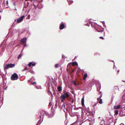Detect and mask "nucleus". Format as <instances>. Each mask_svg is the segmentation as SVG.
Masks as SVG:
<instances>
[{"label":"nucleus","instance_id":"f257e3e1","mask_svg":"<svg viewBox=\"0 0 125 125\" xmlns=\"http://www.w3.org/2000/svg\"><path fill=\"white\" fill-rule=\"evenodd\" d=\"M69 93V92H67L65 90L63 91L62 94L60 97L61 102H63L66 98H69L70 96Z\"/></svg>","mask_w":125,"mask_h":125},{"label":"nucleus","instance_id":"f03ea898","mask_svg":"<svg viewBox=\"0 0 125 125\" xmlns=\"http://www.w3.org/2000/svg\"><path fill=\"white\" fill-rule=\"evenodd\" d=\"M46 116H49V114L47 112H46L45 111H41L40 113V115L39 117H40V118L41 117H42V119L44 117V116L45 115ZM43 120V119H42V121Z\"/></svg>","mask_w":125,"mask_h":125},{"label":"nucleus","instance_id":"7ed1b4c3","mask_svg":"<svg viewBox=\"0 0 125 125\" xmlns=\"http://www.w3.org/2000/svg\"><path fill=\"white\" fill-rule=\"evenodd\" d=\"M18 77V76L17 74L15 73L12 75L11 77V79L12 80H17Z\"/></svg>","mask_w":125,"mask_h":125},{"label":"nucleus","instance_id":"20e7f679","mask_svg":"<svg viewBox=\"0 0 125 125\" xmlns=\"http://www.w3.org/2000/svg\"><path fill=\"white\" fill-rule=\"evenodd\" d=\"M24 17L25 16L24 15L20 17L19 18L17 19H16L15 20V21H16L17 20V22L18 23H19L23 21V19Z\"/></svg>","mask_w":125,"mask_h":125},{"label":"nucleus","instance_id":"39448f33","mask_svg":"<svg viewBox=\"0 0 125 125\" xmlns=\"http://www.w3.org/2000/svg\"><path fill=\"white\" fill-rule=\"evenodd\" d=\"M8 35V34L6 36V39H5L3 41V43L4 45H6L4 46L5 47H6V46H8V38H7V36Z\"/></svg>","mask_w":125,"mask_h":125},{"label":"nucleus","instance_id":"423d86ee","mask_svg":"<svg viewBox=\"0 0 125 125\" xmlns=\"http://www.w3.org/2000/svg\"><path fill=\"white\" fill-rule=\"evenodd\" d=\"M26 38H24L21 39V42H22L21 44L26 45Z\"/></svg>","mask_w":125,"mask_h":125},{"label":"nucleus","instance_id":"0eeeda50","mask_svg":"<svg viewBox=\"0 0 125 125\" xmlns=\"http://www.w3.org/2000/svg\"><path fill=\"white\" fill-rule=\"evenodd\" d=\"M4 70L5 72L6 73V74L7 73V69H8V64L4 63Z\"/></svg>","mask_w":125,"mask_h":125},{"label":"nucleus","instance_id":"6e6552de","mask_svg":"<svg viewBox=\"0 0 125 125\" xmlns=\"http://www.w3.org/2000/svg\"><path fill=\"white\" fill-rule=\"evenodd\" d=\"M65 27V25L63 23H61L60 25L59 29L61 30L63 29Z\"/></svg>","mask_w":125,"mask_h":125},{"label":"nucleus","instance_id":"1a4fd4ad","mask_svg":"<svg viewBox=\"0 0 125 125\" xmlns=\"http://www.w3.org/2000/svg\"><path fill=\"white\" fill-rule=\"evenodd\" d=\"M36 63L34 62H30L28 64V65L29 67H31V65L32 66H34L35 65Z\"/></svg>","mask_w":125,"mask_h":125},{"label":"nucleus","instance_id":"9d476101","mask_svg":"<svg viewBox=\"0 0 125 125\" xmlns=\"http://www.w3.org/2000/svg\"><path fill=\"white\" fill-rule=\"evenodd\" d=\"M15 65V64H8V68H12L14 67Z\"/></svg>","mask_w":125,"mask_h":125},{"label":"nucleus","instance_id":"9b49d317","mask_svg":"<svg viewBox=\"0 0 125 125\" xmlns=\"http://www.w3.org/2000/svg\"><path fill=\"white\" fill-rule=\"evenodd\" d=\"M121 107V106L120 105H119L117 106L115 105L114 106V109H118L120 108Z\"/></svg>","mask_w":125,"mask_h":125},{"label":"nucleus","instance_id":"f8f14e48","mask_svg":"<svg viewBox=\"0 0 125 125\" xmlns=\"http://www.w3.org/2000/svg\"><path fill=\"white\" fill-rule=\"evenodd\" d=\"M84 97L83 96V97L82 98L81 100V104L83 106L84 105Z\"/></svg>","mask_w":125,"mask_h":125},{"label":"nucleus","instance_id":"ddd939ff","mask_svg":"<svg viewBox=\"0 0 125 125\" xmlns=\"http://www.w3.org/2000/svg\"><path fill=\"white\" fill-rule=\"evenodd\" d=\"M87 75L86 73L85 74H84L83 76V79L84 80H85L86 78L87 77Z\"/></svg>","mask_w":125,"mask_h":125},{"label":"nucleus","instance_id":"4468645a","mask_svg":"<svg viewBox=\"0 0 125 125\" xmlns=\"http://www.w3.org/2000/svg\"><path fill=\"white\" fill-rule=\"evenodd\" d=\"M57 89L59 92H60L62 90V87L61 86H59L57 88Z\"/></svg>","mask_w":125,"mask_h":125},{"label":"nucleus","instance_id":"2eb2a0df","mask_svg":"<svg viewBox=\"0 0 125 125\" xmlns=\"http://www.w3.org/2000/svg\"><path fill=\"white\" fill-rule=\"evenodd\" d=\"M97 99L98 101L100 100L99 101V103L100 104H102V99H100L99 98H97Z\"/></svg>","mask_w":125,"mask_h":125},{"label":"nucleus","instance_id":"dca6fc26","mask_svg":"<svg viewBox=\"0 0 125 125\" xmlns=\"http://www.w3.org/2000/svg\"><path fill=\"white\" fill-rule=\"evenodd\" d=\"M96 30H97V31L98 32H103V31H104V30L102 29L101 30H100L99 29H96Z\"/></svg>","mask_w":125,"mask_h":125},{"label":"nucleus","instance_id":"f3484780","mask_svg":"<svg viewBox=\"0 0 125 125\" xmlns=\"http://www.w3.org/2000/svg\"><path fill=\"white\" fill-rule=\"evenodd\" d=\"M22 55V54L21 53L18 56V59H19L21 56Z\"/></svg>","mask_w":125,"mask_h":125},{"label":"nucleus","instance_id":"a211bd4d","mask_svg":"<svg viewBox=\"0 0 125 125\" xmlns=\"http://www.w3.org/2000/svg\"><path fill=\"white\" fill-rule=\"evenodd\" d=\"M77 63L76 62H72V65H73V66H74V65H76V64Z\"/></svg>","mask_w":125,"mask_h":125},{"label":"nucleus","instance_id":"6ab92c4d","mask_svg":"<svg viewBox=\"0 0 125 125\" xmlns=\"http://www.w3.org/2000/svg\"><path fill=\"white\" fill-rule=\"evenodd\" d=\"M118 114V110L115 111V115H117Z\"/></svg>","mask_w":125,"mask_h":125},{"label":"nucleus","instance_id":"aec40b11","mask_svg":"<svg viewBox=\"0 0 125 125\" xmlns=\"http://www.w3.org/2000/svg\"><path fill=\"white\" fill-rule=\"evenodd\" d=\"M73 84H74L75 86H77V84L76 83V82L75 81H73Z\"/></svg>","mask_w":125,"mask_h":125},{"label":"nucleus","instance_id":"412c9836","mask_svg":"<svg viewBox=\"0 0 125 125\" xmlns=\"http://www.w3.org/2000/svg\"><path fill=\"white\" fill-rule=\"evenodd\" d=\"M59 64H56L55 65V67L56 68H57L58 66L59 65Z\"/></svg>","mask_w":125,"mask_h":125},{"label":"nucleus","instance_id":"4be33fe9","mask_svg":"<svg viewBox=\"0 0 125 125\" xmlns=\"http://www.w3.org/2000/svg\"><path fill=\"white\" fill-rule=\"evenodd\" d=\"M42 117H41V118H40H40L38 122H39L41 123V119Z\"/></svg>","mask_w":125,"mask_h":125},{"label":"nucleus","instance_id":"5701e85b","mask_svg":"<svg viewBox=\"0 0 125 125\" xmlns=\"http://www.w3.org/2000/svg\"><path fill=\"white\" fill-rule=\"evenodd\" d=\"M75 101V100L74 99H73L72 100V103H73L74 101Z\"/></svg>","mask_w":125,"mask_h":125},{"label":"nucleus","instance_id":"b1692460","mask_svg":"<svg viewBox=\"0 0 125 125\" xmlns=\"http://www.w3.org/2000/svg\"><path fill=\"white\" fill-rule=\"evenodd\" d=\"M100 39H102V40L104 39V38L103 37H100Z\"/></svg>","mask_w":125,"mask_h":125},{"label":"nucleus","instance_id":"393cba45","mask_svg":"<svg viewBox=\"0 0 125 125\" xmlns=\"http://www.w3.org/2000/svg\"><path fill=\"white\" fill-rule=\"evenodd\" d=\"M7 88V86H6L5 88H4V87H3V88L5 90H6Z\"/></svg>","mask_w":125,"mask_h":125},{"label":"nucleus","instance_id":"a878e982","mask_svg":"<svg viewBox=\"0 0 125 125\" xmlns=\"http://www.w3.org/2000/svg\"><path fill=\"white\" fill-rule=\"evenodd\" d=\"M74 70L73 69V70H72V71L71 72L72 73H73L74 72Z\"/></svg>","mask_w":125,"mask_h":125},{"label":"nucleus","instance_id":"bb28decb","mask_svg":"<svg viewBox=\"0 0 125 125\" xmlns=\"http://www.w3.org/2000/svg\"><path fill=\"white\" fill-rule=\"evenodd\" d=\"M3 82H4V83H6V82H7L6 81V83H5V81H4V79H3Z\"/></svg>","mask_w":125,"mask_h":125},{"label":"nucleus","instance_id":"cd10ccee","mask_svg":"<svg viewBox=\"0 0 125 125\" xmlns=\"http://www.w3.org/2000/svg\"><path fill=\"white\" fill-rule=\"evenodd\" d=\"M1 85L0 86V90H1Z\"/></svg>","mask_w":125,"mask_h":125},{"label":"nucleus","instance_id":"c85d7f7f","mask_svg":"<svg viewBox=\"0 0 125 125\" xmlns=\"http://www.w3.org/2000/svg\"><path fill=\"white\" fill-rule=\"evenodd\" d=\"M36 83L35 82H34L32 83V84H34L35 83Z\"/></svg>","mask_w":125,"mask_h":125},{"label":"nucleus","instance_id":"c756f323","mask_svg":"<svg viewBox=\"0 0 125 125\" xmlns=\"http://www.w3.org/2000/svg\"><path fill=\"white\" fill-rule=\"evenodd\" d=\"M27 6H28V5H29V3L28 2H27Z\"/></svg>","mask_w":125,"mask_h":125},{"label":"nucleus","instance_id":"7c9ffc66","mask_svg":"<svg viewBox=\"0 0 125 125\" xmlns=\"http://www.w3.org/2000/svg\"><path fill=\"white\" fill-rule=\"evenodd\" d=\"M6 4H8V0L6 1Z\"/></svg>","mask_w":125,"mask_h":125},{"label":"nucleus","instance_id":"2f4dec72","mask_svg":"<svg viewBox=\"0 0 125 125\" xmlns=\"http://www.w3.org/2000/svg\"><path fill=\"white\" fill-rule=\"evenodd\" d=\"M120 125H124L123 124H121Z\"/></svg>","mask_w":125,"mask_h":125},{"label":"nucleus","instance_id":"473e14b6","mask_svg":"<svg viewBox=\"0 0 125 125\" xmlns=\"http://www.w3.org/2000/svg\"><path fill=\"white\" fill-rule=\"evenodd\" d=\"M122 80L123 82H125V80Z\"/></svg>","mask_w":125,"mask_h":125},{"label":"nucleus","instance_id":"72a5a7b5","mask_svg":"<svg viewBox=\"0 0 125 125\" xmlns=\"http://www.w3.org/2000/svg\"><path fill=\"white\" fill-rule=\"evenodd\" d=\"M64 55H62V57H63V58H64Z\"/></svg>","mask_w":125,"mask_h":125},{"label":"nucleus","instance_id":"f704fd0d","mask_svg":"<svg viewBox=\"0 0 125 125\" xmlns=\"http://www.w3.org/2000/svg\"><path fill=\"white\" fill-rule=\"evenodd\" d=\"M96 105V104H94V106H95V105Z\"/></svg>","mask_w":125,"mask_h":125},{"label":"nucleus","instance_id":"c9c22d12","mask_svg":"<svg viewBox=\"0 0 125 125\" xmlns=\"http://www.w3.org/2000/svg\"><path fill=\"white\" fill-rule=\"evenodd\" d=\"M25 70H26L27 69H26V68H25Z\"/></svg>","mask_w":125,"mask_h":125},{"label":"nucleus","instance_id":"e433bc0d","mask_svg":"<svg viewBox=\"0 0 125 125\" xmlns=\"http://www.w3.org/2000/svg\"><path fill=\"white\" fill-rule=\"evenodd\" d=\"M1 12V11H0V13Z\"/></svg>","mask_w":125,"mask_h":125},{"label":"nucleus","instance_id":"4c0bfd02","mask_svg":"<svg viewBox=\"0 0 125 125\" xmlns=\"http://www.w3.org/2000/svg\"><path fill=\"white\" fill-rule=\"evenodd\" d=\"M118 73H119V71H118Z\"/></svg>","mask_w":125,"mask_h":125},{"label":"nucleus","instance_id":"58836bf2","mask_svg":"<svg viewBox=\"0 0 125 125\" xmlns=\"http://www.w3.org/2000/svg\"><path fill=\"white\" fill-rule=\"evenodd\" d=\"M103 34H104V33Z\"/></svg>","mask_w":125,"mask_h":125}]
</instances>
